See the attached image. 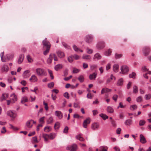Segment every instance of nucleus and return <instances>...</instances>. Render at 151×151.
I'll return each mask as SVG.
<instances>
[{"label":"nucleus","mask_w":151,"mask_h":151,"mask_svg":"<svg viewBox=\"0 0 151 151\" xmlns=\"http://www.w3.org/2000/svg\"><path fill=\"white\" fill-rule=\"evenodd\" d=\"M51 129L52 128L50 126H47L44 128V131L46 132H48L51 131Z\"/></svg>","instance_id":"nucleus-33"},{"label":"nucleus","mask_w":151,"mask_h":151,"mask_svg":"<svg viewBox=\"0 0 151 151\" xmlns=\"http://www.w3.org/2000/svg\"><path fill=\"white\" fill-rule=\"evenodd\" d=\"M29 80L32 82H35L37 81V78L35 75H33L30 78Z\"/></svg>","instance_id":"nucleus-23"},{"label":"nucleus","mask_w":151,"mask_h":151,"mask_svg":"<svg viewBox=\"0 0 151 151\" xmlns=\"http://www.w3.org/2000/svg\"><path fill=\"white\" fill-rule=\"evenodd\" d=\"M86 52L89 54H92L93 52V50L92 49L89 48L87 47L86 48Z\"/></svg>","instance_id":"nucleus-39"},{"label":"nucleus","mask_w":151,"mask_h":151,"mask_svg":"<svg viewBox=\"0 0 151 151\" xmlns=\"http://www.w3.org/2000/svg\"><path fill=\"white\" fill-rule=\"evenodd\" d=\"M43 104L45 106V108L46 111H47L48 109V107L47 105V104L45 103L44 101L43 102Z\"/></svg>","instance_id":"nucleus-62"},{"label":"nucleus","mask_w":151,"mask_h":151,"mask_svg":"<svg viewBox=\"0 0 151 151\" xmlns=\"http://www.w3.org/2000/svg\"><path fill=\"white\" fill-rule=\"evenodd\" d=\"M93 40V37L91 35H86L85 37V41L88 43L91 42Z\"/></svg>","instance_id":"nucleus-7"},{"label":"nucleus","mask_w":151,"mask_h":151,"mask_svg":"<svg viewBox=\"0 0 151 151\" xmlns=\"http://www.w3.org/2000/svg\"><path fill=\"white\" fill-rule=\"evenodd\" d=\"M136 74L134 72H132L131 74H129V76L130 78H135Z\"/></svg>","instance_id":"nucleus-49"},{"label":"nucleus","mask_w":151,"mask_h":151,"mask_svg":"<svg viewBox=\"0 0 151 151\" xmlns=\"http://www.w3.org/2000/svg\"><path fill=\"white\" fill-rule=\"evenodd\" d=\"M145 121L144 120H140L139 122V125L140 126L144 125L145 123Z\"/></svg>","instance_id":"nucleus-48"},{"label":"nucleus","mask_w":151,"mask_h":151,"mask_svg":"<svg viewBox=\"0 0 151 151\" xmlns=\"http://www.w3.org/2000/svg\"><path fill=\"white\" fill-rule=\"evenodd\" d=\"M73 57L76 60H78L80 58V56L76 54H75L73 56Z\"/></svg>","instance_id":"nucleus-54"},{"label":"nucleus","mask_w":151,"mask_h":151,"mask_svg":"<svg viewBox=\"0 0 151 151\" xmlns=\"http://www.w3.org/2000/svg\"><path fill=\"white\" fill-rule=\"evenodd\" d=\"M90 119L88 118L85 120L83 122V127L85 128H87V125L90 124Z\"/></svg>","instance_id":"nucleus-13"},{"label":"nucleus","mask_w":151,"mask_h":151,"mask_svg":"<svg viewBox=\"0 0 151 151\" xmlns=\"http://www.w3.org/2000/svg\"><path fill=\"white\" fill-rule=\"evenodd\" d=\"M102 56L99 53H96L94 54L93 58V60H100Z\"/></svg>","instance_id":"nucleus-15"},{"label":"nucleus","mask_w":151,"mask_h":151,"mask_svg":"<svg viewBox=\"0 0 151 151\" xmlns=\"http://www.w3.org/2000/svg\"><path fill=\"white\" fill-rule=\"evenodd\" d=\"M111 64L110 63H108L106 66V70H108L111 68Z\"/></svg>","instance_id":"nucleus-57"},{"label":"nucleus","mask_w":151,"mask_h":151,"mask_svg":"<svg viewBox=\"0 0 151 151\" xmlns=\"http://www.w3.org/2000/svg\"><path fill=\"white\" fill-rule=\"evenodd\" d=\"M27 60L28 62L29 63H31L33 62V60L31 57L29 55H27Z\"/></svg>","instance_id":"nucleus-42"},{"label":"nucleus","mask_w":151,"mask_h":151,"mask_svg":"<svg viewBox=\"0 0 151 151\" xmlns=\"http://www.w3.org/2000/svg\"><path fill=\"white\" fill-rule=\"evenodd\" d=\"M105 47V43L103 41H101L98 42L96 45V47L98 50L103 49Z\"/></svg>","instance_id":"nucleus-6"},{"label":"nucleus","mask_w":151,"mask_h":151,"mask_svg":"<svg viewBox=\"0 0 151 151\" xmlns=\"http://www.w3.org/2000/svg\"><path fill=\"white\" fill-rule=\"evenodd\" d=\"M28 100L27 97L26 96H24L21 99V103L23 104L25 102H28Z\"/></svg>","instance_id":"nucleus-37"},{"label":"nucleus","mask_w":151,"mask_h":151,"mask_svg":"<svg viewBox=\"0 0 151 151\" xmlns=\"http://www.w3.org/2000/svg\"><path fill=\"white\" fill-rule=\"evenodd\" d=\"M0 56L2 61L3 62H5L6 61V59L4 55V52H2L1 53Z\"/></svg>","instance_id":"nucleus-40"},{"label":"nucleus","mask_w":151,"mask_h":151,"mask_svg":"<svg viewBox=\"0 0 151 151\" xmlns=\"http://www.w3.org/2000/svg\"><path fill=\"white\" fill-rule=\"evenodd\" d=\"M24 55L23 54L20 55L18 60V63L19 64H21L23 61L24 58Z\"/></svg>","instance_id":"nucleus-26"},{"label":"nucleus","mask_w":151,"mask_h":151,"mask_svg":"<svg viewBox=\"0 0 151 151\" xmlns=\"http://www.w3.org/2000/svg\"><path fill=\"white\" fill-rule=\"evenodd\" d=\"M111 91V90L107 88H103L101 91V94H103L105 93H107Z\"/></svg>","instance_id":"nucleus-25"},{"label":"nucleus","mask_w":151,"mask_h":151,"mask_svg":"<svg viewBox=\"0 0 151 151\" xmlns=\"http://www.w3.org/2000/svg\"><path fill=\"white\" fill-rule=\"evenodd\" d=\"M60 123L58 122H57L55 124L54 127L55 129H58L60 127Z\"/></svg>","instance_id":"nucleus-44"},{"label":"nucleus","mask_w":151,"mask_h":151,"mask_svg":"<svg viewBox=\"0 0 151 151\" xmlns=\"http://www.w3.org/2000/svg\"><path fill=\"white\" fill-rule=\"evenodd\" d=\"M6 132V128L5 127H4L2 128V129L1 130V132L2 134H4Z\"/></svg>","instance_id":"nucleus-64"},{"label":"nucleus","mask_w":151,"mask_h":151,"mask_svg":"<svg viewBox=\"0 0 151 151\" xmlns=\"http://www.w3.org/2000/svg\"><path fill=\"white\" fill-rule=\"evenodd\" d=\"M138 92V88L136 86H133V92L134 93H136Z\"/></svg>","instance_id":"nucleus-45"},{"label":"nucleus","mask_w":151,"mask_h":151,"mask_svg":"<svg viewBox=\"0 0 151 151\" xmlns=\"http://www.w3.org/2000/svg\"><path fill=\"white\" fill-rule=\"evenodd\" d=\"M63 67V65L61 64H59L56 65L55 67V70L58 71L59 69H61Z\"/></svg>","instance_id":"nucleus-36"},{"label":"nucleus","mask_w":151,"mask_h":151,"mask_svg":"<svg viewBox=\"0 0 151 151\" xmlns=\"http://www.w3.org/2000/svg\"><path fill=\"white\" fill-rule=\"evenodd\" d=\"M142 98L141 96H139L136 99V101L137 102H140L142 101Z\"/></svg>","instance_id":"nucleus-63"},{"label":"nucleus","mask_w":151,"mask_h":151,"mask_svg":"<svg viewBox=\"0 0 151 151\" xmlns=\"http://www.w3.org/2000/svg\"><path fill=\"white\" fill-rule=\"evenodd\" d=\"M11 99L13 103L15 102L17 100V96L14 93H13L11 95Z\"/></svg>","instance_id":"nucleus-21"},{"label":"nucleus","mask_w":151,"mask_h":151,"mask_svg":"<svg viewBox=\"0 0 151 151\" xmlns=\"http://www.w3.org/2000/svg\"><path fill=\"white\" fill-rule=\"evenodd\" d=\"M53 122V117L51 116L47 118L46 120V123L47 124H51Z\"/></svg>","instance_id":"nucleus-16"},{"label":"nucleus","mask_w":151,"mask_h":151,"mask_svg":"<svg viewBox=\"0 0 151 151\" xmlns=\"http://www.w3.org/2000/svg\"><path fill=\"white\" fill-rule=\"evenodd\" d=\"M140 142L144 144L146 142V139L143 136V135L142 134H141L140 135Z\"/></svg>","instance_id":"nucleus-24"},{"label":"nucleus","mask_w":151,"mask_h":151,"mask_svg":"<svg viewBox=\"0 0 151 151\" xmlns=\"http://www.w3.org/2000/svg\"><path fill=\"white\" fill-rule=\"evenodd\" d=\"M54 83L52 82L48 84V86L49 88H51L54 86Z\"/></svg>","instance_id":"nucleus-58"},{"label":"nucleus","mask_w":151,"mask_h":151,"mask_svg":"<svg viewBox=\"0 0 151 151\" xmlns=\"http://www.w3.org/2000/svg\"><path fill=\"white\" fill-rule=\"evenodd\" d=\"M53 59V56H52V54H50L49 55V58L47 59V63L48 64H50L52 61Z\"/></svg>","instance_id":"nucleus-28"},{"label":"nucleus","mask_w":151,"mask_h":151,"mask_svg":"<svg viewBox=\"0 0 151 151\" xmlns=\"http://www.w3.org/2000/svg\"><path fill=\"white\" fill-rule=\"evenodd\" d=\"M73 56H69L68 58V60L70 63H72L73 61Z\"/></svg>","instance_id":"nucleus-60"},{"label":"nucleus","mask_w":151,"mask_h":151,"mask_svg":"<svg viewBox=\"0 0 151 151\" xmlns=\"http://www.w3.org/2000/svg\"><path fill=\"white\" fill-rule=\"evenodd\" d=\"M123 79L122 78H120L118 80L116 83V85L117 86H122L123 85Z\"/></svg>","instance_id":"nucleus-17"},{"label":"nucleus","mask_w":151,"mask_h":151,"mask_svg":"<svg viewBox=\"0 0 151 151\" xmlns=\"http://www.w3.org/2000/svg\"><path fill=\"white\" fill-rule=\"evenodd\" d=\"M79 71V70L78 69L74 68L73 70V73H77Z\"/></svg>","instance_id":"nucleus-61"},{"label":"nucleus","mask_w":151,"mask_h":151,"mask_svg":"<svg viewBox=\"0 0 151 151\" xmlns=\"http://www.w3.org/2000/svg\"><path fill=\"white\" fill-rule=\"evenodd\" d=\"M129 69L127 66L126 65H124L122 66L121 67V72L120 73L123 74L127 73L129 71Z\"/></svg>","instance_id":"nucleus-3"},{"label":"nucleus","mask_w":151,"mask_h":151,"mask_svg":"<svg viewBox=\"0 0 151 151\" xmlns=\"http://www.w3.org/2000/svg\"><path fill=\"white\" fill-rule=\"evenodd\" d=\"M42 137L44 139V140L45 141H47L48 139H49V134H42Z\"/></svg>","instance_id":"nucleus-34"},{"label":"nucleus","mask_w":151,"mask_h":151,"mask_svg":"<svg viewBox=\"0 0 151 151\" xmlns=\"http://www.w3.org/2000/svg\"><path fill=\"white\" fill-rule=\"evenodd\" d=\"M56 53L58 57L60 58H63L64 57L65 55L64 53L60 50L57 51Z\"/></svg>","instance_id":"nucleus-20"},{"label":"nucleus","mask_w":151,"mask_h":151,"mask_svg":"<svg viewBox=\"0 0 151 151\" xmlns=\"http://www.w3.org/2000/svg\"><path fill=\"white\" fill-rule=\"evenodd\" d=\"M142 51L144 55L146 56L149 54L150 52V49L149 47H145L143 49Z\"/></svg>","instance_id":"nucleus-8"},{"label":"nucleus","mask_w":151,"mask_h":151,"mask_svg":"<svg viewBox=\"0 0 151 151\" xmlns=\"http://www.w3.org/2000/svg\"><path fill=\"white\" fill-rule=\"evenodd\" d=\"M84 77L82 75H81L78 78V79L81 82H83L84 81Z\"/></svg>","instance_id":"nucleus-47"},{"label":"nucleus","mask_w":151,"mask_h":151,"mask_svg":"<svg viewBox=\"0 0 151 151\" xmlns=\"http://www.w3.org/2000/svg\"><path fill=\"white\" fill-rule=\"evenodd\" d=\"M151 98V94H146L145 95V98L146 100H148Z\"/></svg>","instance_id":"nucleus-46"},{"label":"nucleus","mask_w":151,"mask_h":151,"mask_svg":"<svg viewBox=\"0 0 151 151\" xmlns=\"http://www.w3.org/2000/svg\"><path fill=\"white\" fill-rule=\"evenodd\" d=\"M30 71L29 70H27L25 71L23 73L22 76L24 78H28L30 76L29 73Z\"/></svg>","instance_id":"nucleus-12"},{"label":"nucleus","mask_w":151,"mask_h":151,"mask_svg":"<svg viewBox=\"0 0 151 151\" xmlns=\"http://www.w3.org/2000/svg\"><path fill=\"white\" fill-rule=\"evenodd\" d=\"M29 99L31 102L35 101L36 99V97L35 96L33 97L32 96H30L29 97Z\"/></svg>","instance_id":"nucleus-50"},{"label":"nucleus","mask_w":151,"mask_h":151,"mask_svg":"<svg viewBox=\"0 0 151 151\" xmlns=\"http://www.w3.org/2000/svg\"><path fill=\"white\" fill-rule=\"evenodd\" d=\"M47 38L44 40L42 41V44L43 45V49H45V48H50L51 45L50 42L46 40Z\"/></svg>","instance_id":"nucleus-2"},{"label":"nucleus","mask_w":151,"mask_h":151,"mask_svg":"<svg viewBox=\"0 0 151 151\" xmlns=\"http://www.w3.org/2000/svg\"><path fill=\"white\" fill-rule=\"evenodd\" d=\"M68 127L67 126H66L63 130V132L64 133L67 134L68 132Z\"/></svg>","instance_id":"nucleus-53"},{"label":"nucleus","mask_w":151,"mask_h":151,"mask_svg":"<svg viewBox=\"0 0 151 151\" xmlns=\"http://www.w3.org/2000/svg\"><path fill=\"white\" fill-rule=\"evenodd\" d=\"M112 51L111 50L109 49L108 50L105 51L104 52V54L106 56H109L111 55Z\"/></svg>","instance_id":"nucleus-35"},{"label":"nucleus","mask_w":151,"mask_h":151,"mask_svg":"<svg viewBox=\"0 0 151 151\" xmlns=\"http://www.w3.org/2000/svg\"><path fill=\"white\" fill-rule=\"evenodd\" d=\"M36 71L37 74L39 76H45L47 75V73L45 70L40 68L36 69Z\"/></svg>","instance_id":"nucleus-1"},{"label":"nucleus","mask_w":151,"mask_h":151,"mask_svg":"<svg viewBox=\"0 0 151 151\" xmlns=\"http://www.w3.org/2000/svg\"><path fill=\"white\" fill-rule=\"evenodd\" d=\"M99 127V124L97 123H94L91 125V128L93 130H97Z\"/></svg>","instance_id":"nucleus-11"},{"label":"nucleus","mask_w":151,"mask_h":151,"mask_svg":"<svg viewBox=\"0 0 151 151\" xmlns=\"http://www.w3.org/2000/svg\"><path fill=\"white\" fill-rule=\"evenodd\" d=\"M45 118V116H43L40 118L39 119V122L41 124H44L45 123L44 119Z\"/></svg>","instance_id":"nucleus-52"},{"label":"nucleus","mask_w":151,"mask_h":151,"mask_svg":"<svg viewBox=\"0 0 151 151\" xmlns=\"http://www.w3.org/2000/svg\"><path fill=\"white\" fill-rule=\"evenodd\" d=\"M132 123V121L130 119H127L125 120L124 122V124L126 125L130 126Z\"/></svg>","instance_id":"nucleus-30"},{"label":"nucleus","mask_w":151,"mask_h":151,"mask_svg":"<svg viewBox=\"0 0 151 151\" xmlns=\"http://www.w3.org/2000/svg\"><path fill=\"white\" fill-rule=\"evenodd\" d=\"M108 148L107 147L105 146H101L99 148V151H107Z\"/></svg>","instance_id":"nucleus-31"},{"label":"nucleus","mask_w":151,"mask_h":151,"mask_svg":"<svg viewBox=\"0 0 151 151\" xmlns=\"http://www.w3.org/2000/svg\"><path fill=\"white\" fill-rule=\"evenodd\" d=\"M76 138L78 139L80 141H83L84 139L83 138L81 135L80 134H79L78 135H77L76 136Z\"/></svg>","instance_id":"nucleus-38"},{"label":"nucleus","mask_w":151,"mask_h":151,"mask_svg":"<svg viewBox=\"0 0 151 151\" xmlns=\"http://www.w3.org/2000/svg\"><path fill=\"white\" fill-rule=\"evenodd\" d=\"M9 68L7 65H4L1 68V71L2 72H6L9 70Z\"/></svg>","instance_id":"nucleus-18"},{"label":"nucleus","mask_w":151,"mask_h":151,"mask_svg":"<svg viewBox=\"0 0 151 151\" xmlns=\"http://www.w3.org/2000/svg\"><path fill=\"white\" fill-rule=\"evenodd\" d=\"M119 65L117 64H115L113 66V70L115 72L117 73L119 71Z\"/></svg>","instance_id":"nucleus-22"},{"label":"nucleus","mask_w":151,"mask_h":151,"mask_svg":"<svg viewBox=\"0 0 151 151\" xmlns=\"http://www.w3.org/2000/svg\"><path fill=\"white\" fill-rule=\"evenodd\" d=\"M106 110L108 112L111 114L113 113L114 111V109L110 106H108L107 107Z\"/></svg>","instance_id":"nucleus-27"},{"label":"nucleus","mask_w":151,"mask_h":151,"mask_svg":"<svg viewBox=\"0 0 151 151\" xmlns=\"http://www.w3.org/2000/svg\"><path fill=\"white\" fill-rule=\"evenodd\" d=\"M97 73L96 72H94L90 74L89 76V78L90 80L95 79L97 75Z\"/></svg>","instance_id":"nucleus-14"},{"label":"nucleus","mask_w":151,"mask_h":151,"mask_svg":"<svg viewBox=\"0 0 151 151\" xmlns=\"http://www.w3.org/2000/svg\"><path fill=\"white\" fill-rule=\"evenodd\" d=\"M36 122L32 119L27 121L26 123V127L27 128L30 129L32 128L33 124H35Z\"/></svg>","instance_id":"nucleus-4"},{"label":"nucleus","mask_w":151,"mask_h":151,"mask_svg":"<svg viewBox=\"0 0 151 151\" xmlns=\"http://www.w3.org/2000/svg\"><path fill=\"white\" fill-rule=\"evenodd\" d=\"M77 149V146L76 144H73L72 145L68 146L66 147L67 150L70 151H76Z\"/></svg>","instance_id":"nucleus-5"},{"label":"nucleus","mask_w":151,"mask_h":151,"mask_svg":"<svg viewBox=\"0 0 151 151\" xmlns=\"http://www.w3.org/2000/svg\"><path fill=\"white\" fill-rule=\"evenodd\" d=\"M74 50L75 51L77 52H83V51L81 49L79 48L76 45H74L73 46Z\"/></svg>","instance_id":"nucleus-29"},{"label":"nucleus","mask_w":151,"mask_h":151,"mask_svg":"<svg viewBox=\"0 0 151 151\" xmlns=\"http://www.w3.org/2000/svg\"><path fill=\"white\" fill-rule=\"evenodd\" d=\"M55 115L59 119H62L63 116V113L60 111H56L55 112Z\"/></svg>","instance_id":"nucleus-9"},{"label":"nucleus","mask_w":151,"mask_h":151,"mask_svg":"<svg viewBox=\"0 0 151 151\" xmlns=\"http://www.w3.org/2000/svg\"><path fill=\"white\" fill-rule=\"evenodd\" d=\"M48 71L49 74L50 75V77H51V79H53L54 78V77L52 75V71L49 69L48 70Z\"/></svg>","instance_id":"nucleus-55"},{"label":"nucleus","mask_w":151,"mask_h":151,"mask_svg":"<svg viewBox=\"0 0 151 151\" xmlns=\"http://www.w3.org/2000/svg\"><path fill=\"white\" fill-rule=\"evenodd\" d=\"M122 54H119L117 53H116L115 54V58L116 59H119L122 58Z\"/></svg>","instance_id":"nucleus-41"},{"label":"nucleus","mask_w":151,"mask_h":151,"mask_svg":"<svg viewBox=\"0 0 151 151\" xmlns=\"http://www.w3.org/2000/svg\"><path fill=\"white\" fill-rule=\"evenodd\" d=\"M62 44L63 46L66 48L67 49H70V47L65 42H62Z\"/></svg>","instance_id":"nucleus-56"},{"label":"nucleus","mask_w":151,"mask_h":151,"mask_svg":"<svg viewBox=\"0 0 151 151\" xmlns=\"http://www.w3.org/2000/svg\"><path fill=\"white\" fill-rule=\"evenodd\" d=\"M6 114L8 116L14 118H15L16 116L15 113L12 110L8 111L7 112Z\"/></svg>","instance_id":"nucleus-10"},{"label":"nucleus","mask_w":151,"mask_h":151,"mask_svg":"<svg viewBox=\"0 0 151 151\" xmlns=\"http://www.w3.org/2000/svg\"><path fill=\"white\" fill-rule=\"evenodd\" d=\"M49 135V139H53L56 136V134L55 133H52Z\"/></svg>","instance_id":"nucleus-32"},{"label":"nucleus","mask_w":151,"mask_h":151,"mask_svg":"<svg viewBox=\"0 0 151 151\" xmlns=\"http://www.w3.org/2000/svg\"><path fill=\"white\" fill-rule=\"evenodd\" d=\"M82 58L83 59L87 60L89 61L91 59V56L85 54L83 55Z\"/></svg>","instance_id":"nucleus-19"},{"label":"nucleus","mask_w":151,"mask_h":151,"mask_svg":"<svg viewBox=\"0 0 151 151\" xmlns=\"http://www.w3.org/2000/svg\"><path fill=\"white\" fill-rule=\"evenodd\" d=\"M100 116L102 117L103 119L105 120L108 118V116L105 114H101L99 115Z\"/></svg>","instance_id":"nucleus-43"},{"label":"nucleus","mask_w":151,"mask_h":151,"mask_svg":"<svg viewBox=\"0 0 151 151\" xmlns=\"http://www.w3.org/2000/svg\"><path fill=\"white\" fill-rule=\"evenodd\" d=\"M137 106L136 105H132L130 107V109L132 110H134L137 109Z\"/></svg>","instance_id":"nucleus-51"},{"label":"nucleus","mask_w":151,"mask_h":151,"mask_svg":"<svg viewBox=\"0 0 151 151\" xmlns=\"http://www.w3.org/2000/svg\"><path fill=\"white\" fill-rule=\"evenodd\" d=\"M46 49V50L43 52V54H44V55H46L47 54V53L49 52L50 48H48Z\"/></svg>","instance_id":"nucleus-59"}]
</instances>
